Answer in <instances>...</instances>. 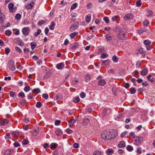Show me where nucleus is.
<instances>
[{
	"mask_svg": "<svg viewBox=\"0 0 155 155\" xmlns=\"http://www.w3.org/2000/svg\"><path fill=\"white\" fill-rule=\"evenodd\" d=\"M117 134L113 132L105 130L101 134V138L104 140H110L116 137Z\"/></svg>",
	"mask_w": 155,
	"mask_h": 155,
	"instance_id": "f257e3e1",
	"label": "nucleus"
},
{
	"mask_svg": "<svg viewBox=\"0 0 155 155\" xmlns=\"http://www.w3.org/2000/svg\"><path fill=\"white\" fill-rule=\"evenodd\" d=\"M134 140L133 142L134 144L138 145L143 140V138L141 136L134 137Z\"/></svg>",
	"mask_w": 155,
	"mask_h": 155,
	"instance_id": "f03ea898",
	"label": "nucleus"
},
{
	"mask_svg": "<svg viewBox=\"0 0 155 155\" xmlns=\"http://www.w3.org/2000/svg\"><path fill=\"white\" fill-rule=\"evenodd\" d=\"M119 33L117 35L118 38L122 40L126 38L125 32L121 28H120L118 30Z\"/></svg>",
	"mask_w": 155,
	"mask_h": 155,
	"instance_id": "7ed1b4c3",
	"label": "nucleus"
},
{
	"mask_svg": "<svg viewBox=\"0 0 155 155\" xmlns=\"http://www.w3.org/2000/svg\"><path fill=\"white\" fill-rule=\"evenodd\" d=\"M8 66L9 69L12 71H14L15 70V67L14 65V62L13 60H10L8 61Z\"/></svg>",
	"mask_w": 155,
	"mask_h": 155,
	"instance_id": "20e7f679",
	"label": "nucleus"
},
{
	"mask_svg": "<svg viewBox=\"0 0 155 155\" xmlns=\"http://www.w3.org/2000/svg\"><path fill=\"white\" fill-rule=\"evenodd\" d=\"M79 23L78 22H76L73 23L70 28V30L71 31L75 30L78 27Z\"/></svg>",
	"mask_w": 155,
	"mask_h": 155,
	"instance_id": "39448f33",
	"label": "nucleus"
},
{
	"mask_svg": "<svg viewBox=\"0 0 155 155\" xmlns=\"http://www.w3.org/2000/svg\"><path fill=\"white\" fill-rule=\"evenodd\" d=\"M133 15L132 14L128 13L124 17V19L126 20H130L133 17Z\"/></svg>",
	"mask_w": 155,
	"mask_h": 155,
	"instance_id": "423d86ee",
	"label": "nucleus"
},
{
	"mask_svg": "<svg viewBox=\"0 0 155 155\" xmlns=\"http://www.w3.org/2000/svg\"><path fill=\"white\" fill-rule=\"evenodd\" d=\"M30 28L28 27H25L23 28L22 30V32L23 34L25 35H28L29 33Z\"/></svg>",
	"mask_w": 155,
	"mask_h": 155,
	"instance_id": "0eeeda50",
	"label": "nucleus"
},
{
	"mask_svg": "<svg viewBox=\"0 0 155 155\" xmlns=\"http://www.w3.org/2000/svg\"><path fill=\"white\" fill-rule=\"evenodd\" d=\"M5 19V15L3 13H1L0 14V23L1 25H2Z\"/></svg>",
	"mask_w": 155,
	"mask_h": 155,
	"instance_id": "6e6552de",
	"label": "nucleus"
},
{
	"mask_svg": "<svg viewBox=\"0 0 155 155\" xmlns=\"http://www.w3.org/2000/svg\"><path fill=\"white\" fill-rule=\"evenodd\" d=\"M14 5V4L12 3H10L8 5V8L10 11L12 12H14L13 10Z\"/></svg>",
	"mask_w": 155,
	"mask_h": 155,
	"instance_id": "1a4fd4ad",
	"label": "nucleus"
},
{
	"mask_svg": "<svg viewBox=\"0 0 155 155\" xmlns=\"http://www.w3.org/2000/svg\"><path fill=\"white\" fill-rule=\"evenodd\" d=\"M8 120L7 119H4L2 120L0 123L2 126H4L8 123Z\"/></svg>",
	"mask_w": 155,
	"mask_h": 155,
	"instance_id": "9d476101",
	"label": "nucleus"
},
{
	"mask_svg": "<svg viewBox=\"0 0 155 155\" xmlns=\"http://www.w3.org/2000/svg\"><path fill=\"white\" fill-rule=\"evenodd\" d=\"M55 133L57 136H60L62 134V131L61 129L58 128L56 130Z\"/></svg>",
	"mask_w": 155,
	"mask_h": 155,
	"instance_id": "9b49d317",
	"label": "nucleus"
},
{
	"mask_svg": "<svg viewBox=\"0 0 155 155\" xmlns=\"http://www.w3.org/2000/svg\"><path fill=\"white\" fill-rule=\"evenodd\" d=\"M64 67V64L62 63H60L57 64L56 66V68L58 70H60L63 68Z\"/></svg>",
	"mask_w": 155,
	"mask_h": 155,
	"instance_id": "f8f14e48",
	"label": "nucleus"
},
{
	"mask_svg": "<svg viewBox=\"0 0 155 155\" xmlns=\"http://www.w3.org/2000/svg\"><path fill=\"white\" fill-rule=\"evenodd\" d=\"M89 120L88 119L86 118L84 119L82 121V124L84 126H87L89 122Z\"/></svg>",
	"mask_w": 155,
	"mask_h": 155,
	"instance_id": "ddd939ff",
	"label": "nucleus"
},
{
	"mask_svg": "<svg viewBox=\"0 0 155 155\" xmlns=\"http://www.w3.org/2000/svg\"><path fill=\"white\" fill-rule=\"evenodd\" d=\"M91 16L90 14H89L86 15L85 17V21L87 23H89L90 21Z\"/></svg>",
	"mask_w": 155,
	"mask_h": 155,
	"instance_id": "4468645a",
	"label": "nucleus"
},
{
	"mask_svg": "<svg viewBox=\"0 0 155 155\" xmlns=\"http://www.w3.org/2000/svg\"><path fill=\"white\" fill-rule=\"evenodd\" d=\"M125 146V142L123 141H120L118 144V147H123Z\"/></svg>",
	"mask_w": 155,
	"mask_h": 155,
	"instance_id": "2eb2a0df",
	"label": "nucleus"
},
{
	"mask_svg": "<svg viewBox=\"0 0 155 155\" xmlns=\"http://www.w3.org/2000/svg\"><path fill=\"white\" fill-rule=\"evenodd\" d=\"M105 81L103 79H101L98 82V84L100 86H104L105 84Z\"/></svg>",
	"mask_w": 155,
	"mask_h": 155,
	"instance_id": "dca6fc26",
	"label": "nucleus"
},
{
	"mask_svg": "<svg viewBox=\"0 0 155 155\" xmlns=\"http://www.w3.org/2000/svg\"><path fill=\"white\" fill-rule=\"evenodd\" d=\"M147 77V79L151 82H153L155 81V78L152 77L150 74L148 75Z\"/></svg>",
	"mask_w": 155,
	"mask_h": 155,
	"instance_id": "f3484780",
	"label": "nucleus"
},
{
	"mask_svg": "<svg viewBox=\"0 0 155 155\" xmlns=\"http://www.w3.org/2000/svg\"><path fill=\"white\" fill-rule=\"evenodd\" d=\"M148 70L147 69L145 68L143 69L141 72V74L142 75H145L147 74Z\"/></svg>",
	"mask_w": 155,
	"mask_h": 155,
	"instance_id": "a211bd4d",
	"label": "nucleus"
},
{
	"mask_svg": "<svg viewBox=\"0 0 155 155\" xmlns=\"http://www.w3.org/2000/svg\"><path fill=\"white\" fill-rule=\"evenodd\" d=\"M39 128H38L37 129H35L32 132V135L34 136H37L38 133Z\"/></svg>",
	"mask_w": 155,
	"mask_h": 155,
	"instance_id": "6ab92c4d",
	"label": "nucleus"
},
{
	"mask_svg": "<svg viewBox=\"0 0 155 155\" xmlns=\"http://www.w3.org/2000/svg\"><path fill=\"white\" fill-rule=\"evenodd\" d=\"M106 152L108 155H111L114 152V151L112 149H108Z\"/></svg>",
	"mask_w": 155,
	"mask_h": 155,
	"instance_id": "aec40b11",
	"label": "nucleus"
},
{
	"mask_svg": "<svg viewBox=\"0 0 155 155\" xmlns=\"http://www.w3.org/2000/svg\"><path fill=\"white\" fill-rule=\"evenodd\" d=\"M37 46L36 43L34 41L32 42L31 43V46L32 49H34Z\"/></svg>",
	"mask_w": 155,
	"mask_h": 155,
	"instance_id": "412c9836",
	"label": "nucleus"
},
{
	"mask_svg": "<svg viewBox=\"0 0 155 155\" xmlns=\"http://www.w3.org/2000/svg\"><path fill=\"white\" fill-rule=\"evenodd\" d=\"M146 11L147 13L146 15L147 16H150L152 15L153 12L150 9H147Z\"/></svg>",
	"mask_w": 155,
	"mask_h": 155,
	"instance_id": "4be33fe9",
	"label": "nucleus"
},
{
	"mask_svg": "<svg viewBox=\"0 0 155 155\" xmlns=\"http://www.w3.org/2000/svg\"><path fill=\"white\" fill-rule=\"evenodd\" d=\"M105 38L107 41H110L112 39V37L109 34L106 35Z\"/></svg>",
	"mask_w": 155,
	"mask_h": 155,
	"instance_id": "5701e85b",
	"label": "nucleus"
},
{
	"mask_svg": "<svg viewBox=\"0 0 155 155\" xmlns=\"http://www.w3.org/2000/svg\"><path fill=\"white\" fill-rule=\"evenodd\" d=\"M12 151L11 150H6L5 152V155H9L10 154L12 153Z\"/></svg>",
	"mask_w": 155,
	"mask_h": 155,
	"instance_id": "b1692460",
	"label": "nucleus"
},
{
	"mask_svg": "<svg viewBox=\"0 0 155 155\" xmlns=\"http://www.w3.org/2000/svg\"><path fill=\"white\" fill-rule=\"evenodd\" d=\"M79 45L78 43H76L74 44L72 47L71 48V49L73 50H74L77 48L79 47Z\"/></svg>",
	"mask_w": 155,
	"mask_h": 155,
	"instance_id": "393cba45",
	"label": "nucleus"
},
{
	"mask_svg": "<svg viewBox=\"0 0 155 155\" xmlns=\"http://www.w3.org/2000/svg\"><path fill=\"white\" fill-rule=\"evenodd\" d=\"M55 25V24L54 23V22L52 21L51 23V25H50L49 27V28L50 30H53L54 28V26Z\"/></svg>",
	"mask_w": 155,
	"mask_h": 155,
	"instance_id": "a878e982",
	"label": "nucleus"
},
{
	"mask_svg": "<svg viewBox=\"0 0 155 155\" xmlns=\"http://www.w3.org/2000/svg\"><path fill=\"white\" fill-rule=\"evenodd\" d=\"M112 59L114 62L116 63L119 60V58L117 56L114 55L113 56Z\"/></svg>",
	"mask_w": 155,
	"mask_h": 155,
	"instance_id": "bb28decb",
	"label": "nucleus"
},
{
	"mask_svg": "<svg viewBox=\"0 0 155 155\" xmlns=\"http://www.w3.org/2000/svg\"><path fill=\"white\" fill-rule=\"evenodd\" d=\"M91 79V77L89 74H87L85 76V80L86 82H88Z\"/></svg>",
	"mask_w": 155,
	"mask_h": 155,
	"instance_id": "cd10ccee",
	"label": "nucleus"
},
{
	"mask_svg": "<svg viewBox=\"0 0 155 155\" xmlns=\"http://www.w3.org/2000/svg\"><path fill=\"white\" fill-rule=\"evenodd\" d=\"M19 135V133L17 131H14L12 133V135L13 137H18Z\"/></svg>",
	"mask_w": 155,
	"mask_h": 155,
	"instance_id": "c85d7f7f",
	"label": "nucleus"
},
{
	"mask_svg": "<svg viewBox=\"0 0 155 155\" xmlns=\"http://www.w3.org/2000/svg\"><path fill=\"white\" fill-rule=\"evenodd\" d=\"M76 120L74 119H71V121H68V123L70 125H73L74 123H76Z\"/></svg>",
	"mask_w": 155,
	"mask_h": 155,
	"instance_id": "c756f323",
	"label": "nucleus"
},
{
	"mask_svg": "<svg viewBox=\"0 0 155 155\" xmlns=\"http://www.w3.org/2000/svg\"><path fill=\"white\" fill-rule=\"evenodd\" d=\"M58 144L55 143H52L51 144V149H55L57 146Z\"/></svg>",
	"mask_w": 155,
	"mask_h": 155,
	"instance_id": "7c9ffc66",
	"label": "nucleus"
},
{
	"mask_svg": "<svg viewBox=\"0 0 155 155\" xmlns=\"http://www.w3.org/2000/svg\"><path fill=\"white\" fill-rule=\"evenodd\" d=\"M78 34L77 32H74L71 33L70 35V36L71 39H73L75 36Z\"/></svg>",
	"mask_w": 155,
	"mask_h": 155,
	"instance_id": "2f4dec72",
	"label": "nucleus"
},
{
	"mask_svg": "<svg viewBox=\"0 0 155 155\" xmlns=\"http://www.w3.org/2000/svg\"><path fill=\"white\" fill-rule=\"evenodd\" d=\"M46 22V21L45 20H41L38 22V24L39 26H41L42 25L45 23Z\"/></svg>",
	"mask_w": 155,
	"mask_h": 155,
	"instance_id": "473e14b6",
	"label": "nucleus"
},
{
	"mask_svg": "<svg viewBox=\"0 0 155 155\" xmlns=\"http://www.w3.org/2000/svg\"><path fill=\"white\" fill-rule=\"evenodd\" d=\"M126 149L128 151L130 152L132 151L133 150V147L130 145H128L126 147Z\"/></svg>",
	"mask_w": 155,
	"mask_h": 155,
	"instance_id": "72a5a7b5",
	"label": "nucleus"
},
{
	"mask_svg": "<svg viewBox=\"0 0 155 155\" xmlns=\"http://www.w3.org/2000/svg\"><path fill=\"white\" fill-rule=\"evenodd\" d=\"M130 92L131 94H134L136 92V89L135 88L131 87L130 88Z\"/></svg>",
	"mask_w": 155,
	"mask_h": 155,
	"instance_id": "f704fd0d",
	"label": "nucleus"
},
{
	"mask_svg": "<svg viewBox=\"0 0 155 155\" xmlns=\"http://www.w3.org/2000/svg\"><path fill=\"white\" fill-rule=\"evenodd\" d=\"M143 44L145 45H148L151 44V42L148 40H145L143 41Z\"/></svg>",
	"mask_w": 155,
	"mask_h": 155,
	"instance_id": "c9c22d12",
	"label": "nucleus"
},
{
	"mask_svg": "<svg viewBox=\"0 0 155 155\" xmlns=\"http://www.w3.org/2000/svg\"><path fill=\"white\" fill-rule=\"evenodd\" d=\"M41 31L40 29H38L37 30L36 32L35 33V36L36 37H37L41 32Z\"/></svg>",
	"mask_w": 155,
	"mask_h": 155,
	"instance_id": "e433bc0d",
	"label": "nucleus"
},
{
	"mask_svg": "<svg viewBox=\"0 0 155 155\" xmlns=\"http://www.w3.org/2000/svg\"><path fill=\"white\" fill-rule=\"evenodd\" d=\"M21 15L19 13L16 14L15 15V18L17 20H19L21 18Z\"/></svg>",
	"mask_w": 155,
	"mask_h": 155,
	"instance_id": "4c0bfd02",
	"label": "nucleus"
},
{
	"mask_svg": "<svg viewBox=\"0 0 155 155\" xmlns=\"http://www.w3.org/2000/svg\"><path fill=\"white\" fill-rule=\"evenodd\" d=\"M40 90L39 88H35L34 89H33L32 91V92H36L38 94L40 93Z\"/></svg>",
	"mask_w": 155,
	"mask_h": 155,
	"instance_id": "58836bf2",
	"label": "nucleus"
},
{
	"mask_svg": "<svg viewBox=\"0 0 155 155\" xmlns=\"http://www.w3.org/2000/svg\"><path fill=\"white\" fill-rule=\"evenodd\" d=\"M42 97L45 100H47L48 98V95L44 93L42 95Z\"/></svg>",
	"mask_w": 155,
	"mask_h": 155,
	"instance_id": "ea45409f",
	"label": "nucleus"
},
{
	"mask_svg": "<svg viewBox=\"0 0 155 155\" xmlns=\"http://www.w3.org/2000/svg\"><path fill=\"white\" fill-rule=\"evenodd\" d=\"M110 63V61L109 60H107L103 61L102 63L105 65H108Z\"/></svg>",
	"mask_w": 155,
	"mask_h": 155,
	"instance_id": "a19ab883",
	"label": "nucleus"
},
{
	"mask_svg": "<svg viewBox=\"0 0 155 155\" xmlns=\"http://www.w3.org/2000/svg\"><path fill=\"white\" fill-rule=\"evenodd\" d=\"M30 89V87L29 86H25L24 88V90L26 92H28Z\"/></svg>",
	"mask_w": 155,
	"mask_h": 155,
	"instance_id": "79ce46f5",
	"label": "nucleus"
},
{
	"mask_svg": "<svg viewBox=\"0 0 155 155\" xmlns=\"http://www.w3.org/2000/svg\"><path fill=\"white\" fill-rule=\"evenodd\" d=\"M18 96L22 98H23L25 97V95L23 92H21L19 93Z\"/></svg>",
	"mask_w": 155,
	"mask_h": 155,
	"instance_id": "37998d69",
	"label": "nucleus"
},
{
	"mask_svg": "<svg viewBox=\"0 0 155 155\" xmlns=\"http://www.w3.org/2000/svg\"><path fill=\"white\" fill-rule=\"evenodd\" d=\"M42 104L40 102H38L36 104L35 106L38 108H40L42 105Z\"/></svg>",
	"mask_w": 155,
	"mask_h": 155,
	"instance_id": "c03bdc74",
	"label": "nucleus"
},
{
	"mask_svg": "<svg viewBox=\"0 0 155 155\" xmlns=\"http://www.w3.org/2000/svg\"><path fill=\"white\" fill-rule=\"evenodd\" d=\"M13 33L16 35H18L19 34V32L18 30L17 29H15L13 30Z\"/></svg>",
	"mask_w": 155,
	"mask_h": 155,
	"instance_id": "a18cd8bd",
	"label": "nucleus"
},
{
	"mask_svg": "<svg viewBox=\"0 0 155 155\" xmlns=\"http://www.w3.org/2000/svg\"><path fill=\"white\" fill-rule=\"evenodd\" d=\"M73 101L74 102L77 103L80 101V98L78 97H77L74 98Z\"/></svg>",
	"mask_w": 155,
	"mask_h": 155,
	"instance_id": "49530a36",
	"label": "nucleus"
},
{
	"mask_svg": "<svg viewBox=\"0 0 155 155\" xmlns=\"http://www.w3.org/2000/svg\"><path fill=\"white\" fill-rule=\"evenodd\" d=\"M101 152L98 150L95 151L93 153V155H101Z\"/></svg>",
	"mask_w": 155,
	"mask_h": 155,
	"instance_id": "de8ad7c7",
	"label": "nucleus"
},
{
	"mask_svg": "<svg viewBox=\"0 0 155 155\" xmlns=\"http://www.w3.org/2000/svg\"><path fill=\"white\" fill-rule=\"evenodd\" d=\"M29 143V141L26 139H24L22 141V143L23 145H26Z\"/></svg>",
	"mask_w": 155,
	"mask_h": 155,
	"instance_id": "09e8293b",
	"label": "nucleus"
},
{
	"mask_svg": "<svg viewBox=\"0 0 155 155\" xmlns=\"http://www.w3.org/2000/svg\"><path fill=\"white\" fill-rule=\"evenodd\" d=\"M62 98V97L61 94H58L55 97V98L57 100H60Z\"/></svg>",
	"mask_w": 155,
	"mask_h": 155,
	"instance_id": "8fccbe9b",
	"label": "nucleus"
},
{
	"mask_svg": "<svg viewBox=\"0 0 155 155\" xmlns=\"http://www.w3.org/2000/svg\"><path fill=\"white\" fill-rule=\"evenodd\" d=\"M136 6L137 7H140L141 5V3L140 0H137L136 2Z\"/></svg>",
	"mask_w": 155,
	"mask_h": 155,
	"instance_id": "3c124183",
	"label": "nucleus"
},
{
	"mask_svg": "<svg viewBox=\"0 0 155 155\" xmlns=\"http://www.w3.org/2000/svg\"><path fill=\"white\" fill-rule=\"evenodd\" d=\"M77 5L76 3H74L71 6V10H72L75 8L77 6Z\"/></svg>",
	"mask_w": 155,
	"mask_h": 155,
	"instance_id": "603ef678",
	"label": "nucleus"
},
{
	"mask_svg": "<svg viewBox=\"0 0 155 155\" xmlns=\"http://www.w3.org/2000/svg\"><path fill=\"white\" fill-rule=\"evenodd\" d=\"M50 73L48 72H47L45 76L44 77V79H46L47 78H48L50 77Z\"/></svg>",
	"mask_w": 155,
	"mask_h": 155,
	"instance_id": "864d4df0",
	"label": "nucleus"
},
{
	"mask_svg": "<svg viewBox=\"0 0 155 155\" xmlns=\"http://www.w3.org/2000/svg\"><path fill=\"white\" fill-rule=\"evenodd\" d=\"M128 132L127 131H125L124 132L122 133L120 135V137L121 138H123L124 135L127 134Z\"/></svg>",
	"mask_w": 155,
	"mask_h": 155,
	"instance_id": "5fc2aeb1",
	"label": "nucleus"
},
{
	"mask_svg": "<svg viewBox=\"0 0 155 155\" xmlns=\"http://www.w3.org/2000/svg\"><path fill=\"white\" fill-rule=\"evenodd\" d=\"M118 18V16L117 15L114 16H113L111 19V20L112 21H115Z\"/></svg>",
	"mask_w": 155,
	"mask_h": 155,
	"instance_id": "6e6d98bb",
	"label": "nucleus"
},
{
	"mask_svg": "<svg viewBox=\"0 0 155 155\" xmlns=\"http://www.w3.org/2000/svg\"><path fill=\"white\" fill-rule=\"evenodd\" d=\"M107 57L108 55L106 53H103L101 55V58H106Z\"/></svg>",
	"mask_w": 155,
	"mask_h": 155,
	"instance_id": "4d7b16f0",
	"label": "nucleus"
},
{
	"mask_svg": "<svg viewBox=\"0 0 155 155\" xmlns=\"http://www.w3.org/2000/svg\"><path fill=\"white\" fill-rule=\"evenodd\" d=\"M80 97L82 98H84L85 97L86 94L83 92H81L80 95Z\"/></svg>",
	"mask_w": 155,
	"mask_h": 155,
	"instance_id": "13d9d810",
	"label": "nucleus"
},
{
	"mask_svg": "<svg viewBox=\"0 0 155 155\" xmlns=\"http://www.w3.org/2000/svg\"><path fill=\"white\" fill-rule=\"evenodd\" d=\"M9 95L11 97H14L16 96L15 93L12 91H10L9 92Z\"/></svg>",
	"mask_w": 155,
	"mask_h": 155,
	"instance_id": "bf43d9fd",
	"label": "nucleus"
},
{
	"mask_svg": "<svg viewBox=\"0 0 155 155\" xmlns=\"http://www.w3.org/2000/svg\"><path fill=\"white\" fill-rule=\"evenodd\" d=\"M149 23V21L147 20H145L143 22V24L144 26H147Z\"/></svg>",
	"mask_w": 155,
	"mask_h": 155,
	"instance_id": "052dcab7",
	"label": "nucleus"
},
{
	"mask_svg": "<svg viewBox=\"0 0 155 155\" xmlns=\"http://www.w3.org/2000/svg\"><path fill=\"white\" fill-rule=\"evenodd\" d=\"M104 20L106 23H108L109 22V19L108 17H104Z\"/></svg>",
	"mask_w": 155,
	"mask_h": 155,
	"instance_id": "680f3d73",
	"label": "nucleus"
},
{
	"mask_svg": "<svg viewBox=\"0 0 155 155\" xmlns=\"http://www.w3.org/2000/svg\"><path fill=\"white\" fill-rule=\"evenodd\" d=\"M13 145L15 147H18L19 146L20 144L18 142H15V143H14Z\"/></svg>",
	"mask_w": 155,
	"mask_h": 155,
	"instance_id": "e2e57ef3",
	"label": "nucleus"
},
{
	"mask_svg": "<svg viewBox=\"0 0 155 155\" xmlns=\"http://www.w3.org/2000/svg\"><path fill=\"white\" fill-rule=\"evenodd\" d=\"M15 50L16 51L18 52L19 53H20L22 52V51L21 49L18 47H15Z\"/></svg>",
	"mask_w": 155,
	"mask_h": 155,
	"instance_id": "0e129e2a",
	"label": "nucleus"
},
{
	"mask_svg": "<svg viewBox=\"0 0 155 155\" xmlns=\"http://www.w3.org/2000/svg\"><path fill=\"white\" fill-rule=\"evenodd\" d=\"M66 132L68 134H71L73 133V131L69 128L67 129Z\"/></svg>",
	"mask_w": 155,
	"mask_h": 155,
	"instance_id": "69168bd1",
	"label": "nucleus"
},
{
	"mask_svg": "<svg viewBox=\"0 0 155 155\" xmlns=\"http://www.w3.org/2000/svg\"><path fill=\"white\" fill-rule=\"evenodd\" d=\"M10 52V49L8 48H6L5 49V54H8Z\"/></svg>",
	"mask_w": 155,
	"mask_h": 155,
	"instance_id": "338daca9",
	"label": "nucleus"
},
{
	"mask_svg": "<svg viewBox=\"0 0 155 155\" xmlns=\"http://www.w3.org/2000/svg\"><path fill=\"white\" fill-rule=\"evenodd\" d=\"M5 34L6 35L9 36L11 34V32L9 30H7L5 31Z\"/></svg>",
	"mask_w": 155,
	"mask_h": 155,
	"instance_id": "774afa93",
	"label": "nucleus"
}]
</instances>
